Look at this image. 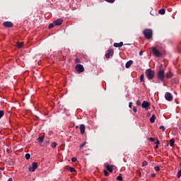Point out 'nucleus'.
Wrapping results in <instances>:
<instances>
[{"instance_id":"obj_18","label":"nucleus","mask_w":181,"mask_h":181,"mask_svg":"<svg viewBox=\"0 0 181 181\" xmlns=\"http://www.w3.org/2000/svg\"><path fill=\"white\" fill-rule=\"evenodd\" d=\"M166 77L168 78H172V77H173V74H172V72H168L167 74H166Z\"/></svg>"},{"instance_id":"obj_24","label":"nucleus","mask_w":181,"mask_h":181,"mask_svg":"<svg viewBox=\"0 0 181 181\" xmlns=\"http://www.w3.org/2000/svg\"><path fill=\"white\" fill-rule=\"evenodd\" d=\"M4 115H5L4 110H0V119L3 117Z\"/></svg>"},{"instance_id":"obj_20","label":"nucleus","mask_w":181,"mask_h":181,"mask_svg":"<svg viewBox=\"0 0 181 181\" xmlns=\"http://www.w3.org/2000/svg\"><path fill=\"white\" fill-rule=\"evenodd\" d=\"M170 146H175V139H171L170 140Z\"/></svg>"},{"instance_id":"obj_28","label":"nucleus","mask_w":181,"mask_h":181,"mask_svg":"<svg viewBox=\"0 0 181 181\" xmlns=\"http://www.w3.org/2000/svg\"><path fill=\"white\" fill-rule=\"evenodd\" d=\"M52 148H54L56 146H57V143L53 142L51 145Z\"/></svg>"},{"instance_id":"obj_44","label":"nucleus","mask_w":181,"mask_h":181,"mask_svg":"<svg viewBox=\"0 0 181 181\" xmlns=\"http://www.w3.org/2000/svg\"><path fill=\"white\" fill-rule=\"evenodd\" d=\"M142 54H144V52L141 51L139 52V56H142Z\"/></svg>"},{"instance_id":"obj_5","label":"nucleus","mask_w":181,"mask_h":181,"mask_svg":"<svg viewBox=\"0 0 181 181\" xmlns=\"http://www.w3.org/2000/svg\"><path fill=\"white\" fill-rule=\"evenodd\" d=\"M37 168H38L37 163L33 162L32 163V165L28 168V170H29V172H35V170H36V169H37Z\"/></svg>"},{"instance_id":"obj_9","label":"nucleus","mask_w":181,"mask_h":181,"mask_svg":"<svg viewBox=\"0 0 181 181\" xmlns=\"http://www.w3.org/2000/svg\"><path fill=\"white\" fill-rule=\"evenodd\" d=\"M141 107L142 108H145V110H148L151 107V103L144 100L141 104Z\"/></svg>"},{"instance_id":"obj_37","label":"nucleus","mask_w":181,"mask_h":181,"mask_svg":"<svg viewBox=\"0 0 181 181\" xmlns=\"http://www.w3.org/2000/svg\"><path fill=\"white\" fill-rule=\"evenodd\" d=\"M75 62H76V63H81L80 59L76 58V59H75Z\"/></svg>"},{"instance_id":"obj_48","label":"nucleus","mask_w":181,"mask_h":181,"mask_svg":"<svg viewBox=\"0 0 181 181\" xmlns=\"http://www.w3.org/2000/svg\"><path fill=\"white\" fill-rule=\"evenodd\" d=\"M76 129H78V126H76Z\"/></svg>"},{"instance_id":"obj_43","label":"nucleus","mask_w":181,"mask_h":181,"mask_svg":"<svg viewBox=\"0 0 181 181\" xmlns=\"http://www.w3.org/2000/svg\"><path fill=\"white\" fill-rule=\"evenodd\" d=\"M133 111H134V112H136L137 110H136V107H133Z\"/></svg>"},{"instance_id":"obj_31","label":"nucleus","mask_w":181,"mask_h":181,"mask_svg":"<svg viewBox=\"0 0 181 181\" xmlns=\"http://www.w3.org/2000/svg\"><path fill=\"white\" fill-rule=\"evenodd\" d=\"M25 159H26L27 160H28V159H30V154L26 153V154H25Z\"/></svg>"},{"instance_id":"obj_42","label":"nucleus","mask_w":181,"mask_h":181,"mask_svg":"<svg viewBox=\"0 0 181 181\" xmlns=\"http://www.w3.org/2000/svg\"><path fill=\"white\" fill-rule=\"evenodd\" d=\"M129 107L130 108H132V102H130V103H129Z\"/></svg>"},{"instance_id":"obj_34","label":"nucleus","mask_w":181,"mask_h":181,"mask_svg":"<svg viewBox=\"0 0 181 181\" xmlns=\"http://www.w3.org/2000/svg\"><path fill=\"white\" fill-rule=\"evenodd\" d=\"M177 176L178 178L181 177V169L178 171Z\"/></svg>"},{"instance_id":"obj_46","label":"nucleus","mask_w":181,"mask_h":181,"mask_svg":"<svg viewBox=\"0 0 181 181\" xmlns=\"http://www.w3.org/2000/svg\"><path fill=\"white\" fill-rule=\"evenodd\" d=\"M155 176H156V175L155 173H153V174L151 175V177H155Z\"/></svg>"},{"instance_id":"obj_29","label":"nucleus","mask_w":181,"mask_h":181,"mask_svg":"<svg viewBox=\"0 0 181 181\" xmlns=\"http://www.w3.org/2000/svg\"><path fill=\"white\" fill-rule=\"evenodd\" d=\"M86 141L83 142V144H81L80 145V148H81V149H83V148H84V146H86Z\"/></svg>"},{"instance_id":"obj_22","label":"nucleus","mask_w":181,"mask_h":181,"mask_svg":"<svg viewBox=\"0 0 181 181\" xmlns=\"http://www.w3.org/2000/svg\"><path fill=\"white\" fill-rule=\"evenodd\" d=\"M37 140L40 142V144H42L43 142V141L45 140V137L44 136H40L37 138Z\"/></svg>"},{"instance_id":"obj_16","label":"nucleus","mask_w":181,"mask_h":181,"mask_svg":"<svg viewBox=\"0 0 181 181\" xmlns=\"http://www.w3.org/2000/svg\"><path fill=\"white\" fill-rule=\"evenodd\" d=\"M16 47L18 48V49H21V47H23V42H18L17 43H16Z\"/></svg>"},{"instance_id":"obj_11","label":"nucleus","mask_w":181,"mask_h":181,"mask_svg":"<svg viewBox=\"0 0 181 181\" xmlns=\"http://www.w3.org/2000/svg\"><path fill=\"white\" fill-rule=\"evenodd\" d=\"M54 23L55 24V26H60L62 23H63V19L59 18L57 20L54 21Z\"/></svg>"},{"instance_id":"obj_39","label":"nucleus","mask_w":181,"mask_h":181,"mask_svg":"<svg viewBox=\"0 0 181 181\" xmlns=\"http://www.w3.org/2000/svg\"><path fill=\"white\" fill-rule=\"evenodd\" d=\"M119 45L120 46V47H122V46H124V42H119Z\"/></svg>"},{"instance_id":"obj_19","label":"nucleus","mask_w":181,"mask_h":181,"mask_svg":"<svg viewBox=\"0 0 181 181\" xmlns=\"http://www.w3.org/2000/svg\"><path fill=\"white\" fill-rule=\"evenodd\" d=\"M67 168H68V170H69V172H71V173H73L74 172H76V168L69 167V166H68Z\"/></svg>"},{"instance_id":"obj_26","label":"nucleus","mask_w":181,"mask_h":181,"mask_svg":"<svg viewBox=\"0 0 181 181\" xmlns=\"http://www.w3.org/2000/svg\"><path fill=\"white\" fill-rule=\"evenodd\" d=\"M105 2H108V4H114L115 0H105Z\"/></svg>"},{"instance_id":"obj_32","label":"nucleus","mask_w":181,"mask_h":181,"mask_svg":"<svg viewBox=\"0 0 181 181\" xmlns=\"http://www.w3.org/2000/svg\"><path fill=\"white\" fill-rule=\"evenodd\" d=\"M103 173H104L105 176H110V173L106 170H105L103 171Z\"/></svg>"},{"instance_id":"obj_47","label":"nucleus","mask_w":181,"mask_h":181,"mask_svg":"<svg viewBox=\"0 0 181 181\" xmlns=\"http://www.w3.org/2000/svg\"><path fill=\"white\" fill-rule=\"evenodd\" d=\"M7 181H12V178H9Z\"/></svg>"},{"instance_id":"obj_27","label":"nucleus","mask_w":181,"mask_h":181,"mask_svg":"<svg viewBox=\"0 0 181 181\" xmlns=\"http://www.w3.org/2000/svg\"><path fill=\"white\" fill-rule=\"evenodd\" d=\"M117 180H122V175L119 174V176L117 177Z\"/></svg>"},{"instance_id":"obj_25","label":"nucleus","mask_w":181,"mask_h":181,"mask_svg":"<svg viewBox=\"0 0 181 181\" xmlns=\"http://www.w3.org/2000/svg\"><path fill=\"white\" fill-rule=\"evenodd\" d=\"M113 46H114V47H121L120 45H119V43L118 42H115L113 44Z\"/></svg>"},{"instance_id":"obj_17","label":"nucleus","mask_w":181,"mask_h":181,"mask_svg":"<svg viewBox=\"0 0 181 181\" xmlns=\"http://www.w3.org/2000/svg\"><path fill=\"white\" fill-rule=\"evenodd\" d=\"M165 12H166V10H165V8H161L158 11V13H160V15H165Z\"/></svg>"},{"instance_id":"obj_41","label":"nucleus","mask_w":181,"mask_h":181,"mask_svg":"<svg viewBox=\"0 0 181 181\" xmlns=\"http://www.w3.org/2000/svg\"><path fill=\"white\" fill-rule=\"evenodd\" d=\"M159 144H160V142L159 141V139H157L156 141V145H159Z\"/></svg>"},{"instance_id":"obj_38","label":"nucleus","mask_w":181,"mask_h":181,"mask_svg":"<svg viewBox=\"0 0 181 181\" xmlns=\"http://www.w3.org/2000/svg\"><path fill=\"white\" fill-rule=\"evenodd\" d=\"M160 129H162L163 132H165V127L163 126H160Z\"/></svg>"},{"instance_id":"obj_45","label":"nucleus","mask_w":181,"mask_h":181,"mask_svg":"<svg viewBox=\"0 0 181 181\" xmlns=\"http://www.w3.org/2000/svg\"><path fill=\"white\" fill-rule=\"evenodd\" d=\"M158 148H159V146L158 144H156L155 146V149H158Z\"/></svg>"},{"instance_id":"obj_21","label":"nucleus","mask_w":181,"mask_h":181,"mask_svg":"<svg viewBox=\"0 0 181 181\" xmlns=\"http://www.w3.org/2000/svg\"><path fill=\"white\" fill-rule=\"evenodd\" d=\"M54 26H56V24H54V21H53V23H50L48 26L49 29H52L53 28H54Z\"/></svg>"},{"instance_id":"obj_14","label":"nucleus","mask_w":181,"mask_h":181,"mask_svg":"<svg viewBox=\"0 0 181 181\" xmlns=\"http://www.w3.org/2000/svg\"><path fill=\"white\" fill-rule=\"evenodd\" d=\"M105 166L107 170H108V172H110V173H112V170H112V165H110L108 164H105Z\"/></svg>"},{"instance_id":"obj_30","label":"nucleus","mask_w":181,"mask_h":181,"mask_svg":"<svg viewBox=\"0 0 181 181\" xmlns=\"http://www.w3.org/2000/svg\"><path fill=\"white\" fill-rule=\"evenodd\" d=\"M154 170L156 172H159V170H160V168L159 166H155Z\"/></svg>"},{"instance_id":"obj_3","label":"nucleus","mask_w":181,"mask_h":181,"mask_svg":"<svg viewBox=\"0 0 181 181\" xmlns=\"http://www.w3.org/2000/svg\"><path fill=\"white\" fill-rule=\"evenodd\" d=\"M157 78L160 81H165V70L160 69L157 73Z\"/></svg>"},{"instance_id":"obj_40","label":"nucleus","mask_w":181,"mask_h":181,"mask_svg":"<svg viewBox=\"0 0 181 181\" xmlns=\"http://www.w3.org/2000/svg\"><path fill=\"white\" fill-rule=\"evenodd\" d=\"M136 105H141V100H137L136 101Z\"/></svg>"},{"instance_id":"obj_13","label":"nucleus","mask_w":181,"mask_h":181,"mask_svg":"<svg viewBox=\"0 0 181 181\" xmlns=\"http://www.w3.org/2000/svg\"><path fill=\"white\" fill-rule=\"evenodd\" d=\"M80 131H81V135H83L84 132H86V126L84 124L80 125Z\"/></svg>"},{"instance_id":"obj_36","label":"nucleus","mask_w":181,"mask_h":181,"mask_svg":"<svg viewBox=\"0 0 181 181\" xmlns=\"http://www.w3.org/2000/svg\"><path fill=\"white\" fill-rule=\"evenodd\" d=\"M149 141H151V142H155V138L151 137V138L149 139Z\"/></svg>"},{"instance_id":"obj_33","label":"nucleus","mask_w":181,"mask_h":181,"mask_svg":"<svg viewBox=\"0 0 181 181\" xmlns=\"http://www.w3.org/2000/svg\"><path fill=\"white\" fill-rule=\"evenodd\" d=\"M148 165V162H146V161H143V163H142V166L143 167H145V166H147Z\"/></svg>"},{"instance_id":"obj_15","label":"nucleus","mask_w":181,"mask_h":181,"mask_svg":"<svg viewBox=\"0 0 181 181\" xmlns=\"http://www.w3.org/2000/svg\"><path fill=\"white\" fill-rule=\"evenodd\" d=\"M155 119H156V116L155 115H152V116L150 117V122L153 124V122H155Z\"/></svg>"},{"instance_id":"obj_1","label":"nucleus","mask_w":181,"mask_h":181,"mask_svg":"<svg viewBox=\"0 0 181 181\" xmlns=\"http://www.w3.org/2000/svg\"><path fill=\"white\" fill-rule=\"evenodd\" d=\"M143 35H144V37H146V39H148V40L152 39V35H153L152 30L146 28L143 31Z\"/></svg>"},{"instance_id":"obj_4","label":"nucleus","mask_w":181,"mask_h":181,"mask_svg":"<svg viewBox=\"0 0 181 181\" xmlns=\"http://www.w3.org/2000/svg\"><path fill=\"white\" fill-rule=\"evenodd\" d=\"M152 53L155 57H160V56H162L161 52H159V50H158V49H156L155 47L152 48Z\"/></svg>"},{"instance_id":"obj_2","label":"nucleus","mask_w":181,"mask_h":181,"mask_svg":"<svg viewBox=\"0 0 181 181\" xmlns=\"http://www.w3.org/2000/svg\"><path fill=\"white\" fill-rule=\"evenodd\" d=\"M146 76L148 80H153V77H155V71L151 69H146Z\"/></svg>"},{"instance_id":"obj_35","label":"nucleus","mask_w":181,"mask_h":181,"mask_svg":"<svg viewBox=\"0 0 181 181\" xmlns=\"http://www.w3.org/2000/svg\"><path fill=\"white\" fill-rule=\"evenodd\" d=\"M71 161L72 162H77V158H76V157L72 158Z\"/></svg>"},{"instance_id":"obj_10","label":"nucleus","mask_w":181,"mask_h":181,"mask_svg":"<svg viewBox=\"0 0 181 181\" xmlns=\"http://www.w3.org/2000/svg\"><path fill=\"white\" fill-rule=\"evenodd\" d=\"M3 25L4 28H13V23L11 21H6L3 23Z\"/></svg>"},{"instance_id":"obj_6","label":"nucleus","mask_w":181,"mask_h":181,"mask_svg":"<svg viewBox=\"0 0 181 181\" xmlns=\"http://www.w3.org/2000/svg\"><path fill=\"white\" fill-rule=\"evenodd\" d=\"M165 98L167 101H172L173 100V95H172V93L167 92L165 94Z\"/></svg>"},{"instance_id":"obj_23","label":"nucleus","mask_w":181,"mask_h":181,"mask_svg":"<svg viewBox=\"0 0 181 181\" xmlns=\"http://www.w3.org/2000/svg\"><path fill=\"white\" fill-rule=\"evenodd\" d=\"M140 81H141V83H144L145 81L144 74H141L140 76Z\"/></svg>"},{"instance_id":"obj_8","label":"nucleus","mask_w":181,"mask_h":181,"mask_svg":"<svg viewBox=\"0 0 181 181\" xmlns=\"http://www.w3.org/2000/svg\"><path fill=\"white\" fill-rule=\"evenodd\" d=\"M76 70L78 73H83V71H84V66L81 64H78L76 66Z\"/></svg>"},{"instance_id":"obj_12","label":"nucleus","mask_w":181,"mask_h":181,"mask_svg":"<svg viewBox=\"0 0 181 181\" xmlns=\"http://www.w3.org/2000/svg\"><path fill=\"white\" fill-rule=\"evenodd\" d=\"M133 63H134V61H132V60L128 61L125 64L126 69H129V67H131V66H132Z\"/></svg>"},{"instance_id":"obj_7","label":"nucleus","mask_w":181,"mask_h":181,"mask_svg":"<svg viewBox=\"0 0 181 181\" xmlns=\"http://www.w3.org/2000/svg\"><path fill=\"white\" fill-rule=\"evenodd\" d=\"M112 56H114V49H108L107 53L105 54L106 59H110V57H112Z\"/></svg>"}]
</instances>
